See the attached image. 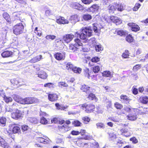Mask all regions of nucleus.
I'll list each match as a JSON object with an SVG mask.
<instances>
[{
  "instance_id": "obj_1",
  "label": "nucleus",
  "mask_w": 148,
  "mask_h": 148,
  "mask_svg": "<svg viewBox=\"0 0 148 148\" xmlns=\"http://www.w3.org/2000/svg\"><path fill=\"white\" fill-rule=\"evenodd\" d=\"M81 33L77 32L76 33L75 36L79 37L82 40H85L87 37H90L92 35V30L90 27L83 28Z\"/></svg>"
},
{
  "instance_id": "obj_2",
  "label": "nucleus",
  "mask_w": 148,
  "mask_h": 148,
  "mask_svg": "<svg viewBox=\"0 0 148 148\" xmlns=\"http://www.w3.org/2000/svg\"><path fill=\"white\" fill-rule=\"evenodd\" d=\"M75 43L74 45L71 44L69 46V49L73 51H75L80 49V51H82L84 52H87L88 49H86L84 48L82 46V44L79 39H76L75 40Z\"/></svg>"
},
{
  "instance_id": "obj_3",
  "label": "nucleus",
  "mask_w": 148,
  "mask_h": 148,
  "mask_svg": "<svg viewBox=\"0 0 148 148\" xmlns=\"http://www.w3.org/2000/svg\"><path fill=\"white\" fill-rule=\"evenodd\" d=\"M23 22L20 23L16 24L13 27V32L16 35H17L23 33L24 30V25Z\"/></svg>"
},
{
  "instance_id": "obj_4",
  "label": "nucleus",
  "mask_w": 148,
  "mask_h": 148,
  "mask_svg": "<svg viewBox=\"0 0 148 148\" xmlns=\"http://www.w3.org/2000/svg\"><path fill=\"white\" fill-rule=\"evenodd\" d=\"M82 106L85 108L84 110L87 113L92 112L95 108V106L92 104H84Z\"/></svg>"
},
{
  "instance_id": "obj_5",
  "label": "nucleus",
  "mask_w": 148,
  "mask_h": 148,
  "mask_svg": "<svg viewBox=\"0 0 148 148\" xmlns=\"http://www.w3.org/2000/svg\"><path fill=\"white\" fill-rule=\"evenodd\" d=\"M74 37V35L71 34H68L63 36V39L65 42L68 43L72 40Z\"/></svg>"
},
{
  "instance_id": "obj_6",
  "label": "nucleus",
  "mask_w": 148,
  "mask_h": 148,
  "mask_svg": "<svg viewBox=\"0 0 148 148\" xmlns=\"http://www.w3.org/2000/svg\"><path fill=\"white\" fill-rule=\"evenodd\" d=\"M25 101L26 104H27L36 103L39 102L38 100L37 99L32 97L26 98Z\"/></svg>"
},
{
  "instance_id": "obj_7",
  "label": "nucleus",
  "mask_w": 148,
  "mask_h": 148,
  "mask_svg": "<svg viewBox=\"0 0 148 148\" xmlns=\"http://www.w3.org/2000/svg\"><path fill=\"white\" fill-rule=\"evenodd\" d=\"M18 125L14 124L11 127L12 128V132L14 134L18 133L20 132L21 130Z\"/></svg>"
},
{
  "instance_id": "obj_8",
  "label": "nucleus",
  "mask_w": 148,
  "mask_h": 148,
  "mask_svg": "<svg viewBox=\"0 0 148 148\" xmlns=\"http://www.w3.org/2000/svg\"><path fill=\"white\" fill-rule=\"evenodd\" d=\"M22 114L19 111L17 110L12 113V117L14 119H17L21 116Z\"/></svg>"
},
{
  "instance_id": "obj_9",
  "label": "nucleus",
  "mask_w": 148,
  "mask_h": 148,
  "mask_svg": "<svg viewBox=\"0 0 148 148\" xmlns=\"http://www.w3.org/2000/svg\"><path fill=\"white\" fill-rule=\"evenodd\" d=\"M58 98V96L56 94H50L48 95V99L50 101L52 102L55 101L57 100Z\"/></svg>"
},
{
  "instance_id": "obj_10",
  "label": "nucleus",
  "mask_w": 148,
  "mask_h": 148,
  "mask_svg": "<svg viewBox=\"0 0 148 148\" xmlns=\"http://www.w3.org/2000/svg\"><path fill=\"white\" fill-rule=\"evenodd\" d=\"M99 9V6L97 5L94 4L88 9V11L94 13L98 11Z\"/></svg>"
},
{
  "instance_id": "obj_11",
  "label": "nucleus",
  "mask_w": 148,
  "mask_h": 148,
  "mask_svg": "<svg viewBox=\"0 0 148 148\" xmlns=\"http://www.w3.org/2000/svg\"><path fill=\"white\" fill-rule=\"evenodd\" d=\"M55 58L58 60H64L65 57V54L64 53H56L54 55Z\"/></svg>"
},
{
  "instance_id": "obj_12",
  "label": "nucleus",
  "mask_w": 148,
  "mask_h": 148,
  "mask_svg": "<svg viewBox=\"0 0 148 148\" xmlns=\"http://www.w3.org/2000/svg\"><path fill=\"white\" fill-rule=\"evenodd\" d=\"M110 19L112 22L115 23L116 25L120 24L122 22L121 20L116 16H110Z\"/></svg>"
},
{
  "instance_id": "obj_13",
  "label": "nucleus",
  "mask_w": 148,
  "mask_h": 148,
  "mask_svg": "<svg viewBox=\"0 0 148 148\" xmlns=\"http://www.w3.org/2000/svg\"><path fill=\"white\" fill-rule=\"evenodd\" d=\"M128 25L131 27V29L132 31L135 32L139 31L140 29V27L135 23H130L128 24Z\"/></svg>"
},
{
  "instance_id": "obj_14",
  "label": "nucleus",
  "mask_w": 148,
  "mask_h": 148,
  "mask_svg": "<svg viewBox=\"0 0 148 148\" xmlns=\"http://www.w3.org/2000/svg\"><path fill=\"white\" fill-rule=\"evenodd\" d=\"M45 138L39 137L37 138V140L40 143L44 144L49 143L50 142V139L47 137H45Z\"/></svg>"
},
{
  "instance_id": "obj_15",
  "label": "nucleus",
  "mask_w": 148,
  "mask_h": 148,
  "mask_svg": "<svg viewBox=\"0 0 148 148\" xmlns=\"http://www.w3.org/2000/svg\"><path fill=\"white\" fill-rule=\"evenodd\" d=\"M0 146L4 148H8V144L5 141V140L0 136Z\"/></svg>"
},
{
  "instance_id": "obj_16",
  "label": "nucleus",
  "mask_w": 148,
  "mask_h": 148,
  "mask_svg": "<svg viewBox=\"0 0 148 148\" xmlns=\"http://www.w3.org/2000/svg\"><path fill=\"white\" fill-rule=\"evenodd\" d=\"M78 20V15L77 14L71 16L69 19V21L73 24H75Z\"/></svg>"
},
{
  "instance_id": "obj_17",
  "label": "nucleus",
  "mask_w": 148,
  "mask_h": 148,
  "mask_svg": "<svg viewBox=\"0 0 148 148\" xmlns=\"http://www.w3.org/2000/svg\"><path fill=\"white\" fill-rule=\"evenodd\" d=\"M56 22L58 23L63 24L69 23V21L66 19H65L63 17H60V18L57 19Z\"/></svg>"
},
{
  "instance_id": "obj_18",
  "label": "nucleus",
  "mask_w": 148,
  "mask_h": 148,
  "mask_svg": "<svg viewBox=\"0 0 148 148\" xmlns=\"http://www.w3.org/2000/svg\"><path fill=\"white\" fill-rule=\"evenodd\" d=\"M38 77L42 79H46L47 76L46 73L43 71H41L38 73Z\"/></svg>"
},
{
  "instance_id": "obj_19",
  "label": "nucleus",
  "mask_w": 148,
  "mask_h": 148,
  "mask_svg": "<svg viewBox=\"0 0 148 148\" xmlns=\"http://www.w3.org/2000/svg\"><path fill=\"white\" fill-rule=\"evenodd\" d=\"M72 6L73 8L79 10H82L84 9V7L77 3H73Z\"/></svg>"
},
{
  "instance_id": "obj_20",
  "label": "nucleus",
  "mask_w": 148,
  "mask_h": 148,
  "mask_svg": "<svg viewBox=\"0 0 148 148\" xmlns=\"http://www.w3.org/2000/svg\"><path fill=\"white\" fill-rule=\"evenodd\" d=\"M42 56L41 55H40L33 58L29 60V62L31 63H35L40 61L42 59Z\"/></svg>"
},
{
  "instance_id": "obj_21",
  "label": "nucleus",
  "mask_w": 148,
  "mask_h": 148,
  "mask_svg": "<svg viewBox=\"0 0 148 148\" xmlns=\"http://www.w3.org/2000/svg\"><path fill=\"white\" fill-rule=\"evenodd\" d=\"M13 53L11 51H6L1 53V56L3 58L8 57L12 55Z\"/></svg>"
},
{
  "instance_id": "obj_22",
  "label": "nucleus",
  "mask_w": 148,
  "mask_h": 148,
  "mask_svg": "<svg viewBox=\"0 0 148 148\" xmlns=\"http://www.w3.org/2000/svg\"><path fill=\"white\" fill-rule=\"evenodd\" d=\"M3 16L8 23L9 24L11 23V21L10 16L8 13L6 12H4L3 14Z\"/></svg>"
},
{
  "instance_id": "obj_23",
  "label": "nucleus",
  "mask_w": 148,
  "mask_h": 148,
  "mask_svg": "<svg viewBox=\"0 0 148 148\" xmlns=\"http://www.w3.org/2000/svg\"><path fill=\"white\" fill-rule=\"evenodd\" d=\"M96 52H98L102 51L103 49V47L99 43L96 44L94 46Z\"/></svg>"
},
{
  "instance_id": "obj_24",
  "label": "nucleus",
  "mask_w": 148,
  "mask_h": 148,
  "mask_svg": "<svg viewBox=\"0 0 148 148\" xmlns=\"http://www.w3.org/2000/svg\"><path fill=\"white\" fill-rule=\"evenodd\" d=\"M127 119L130 121H135V120L137 117L135 113L130 114L127 116Z\"/></svg>"
},
{
  "instance_id": "obj_25",
  "label": "nucleus",
  "mask_w": 148,
  "mask_h": 148,
  "mask_svg": "<svg viewBox=\"0 0 148 148\" xmlns=\"http://www.w3.org/2000/svg\"><path fill=\"white\" fill-rule=\"evenodd\" d=\"M60 129L64 132H66L71 130V127L67 125L64 124L62 126H61Z\"/></svg>"
},
{
  "instance_id": "obj_26",
  "label": "nucleus",
  "mask_w": 148,
  "mask_h": 148,
  "mask_svg": "<svg viewBox=\"0 0 148 148\" xmlns=\"http://www.w3.org/2000/svg\"><path fill=\"white\" fill-rule=\"evenodd\" d=\"M84 74L85 77H87L89 79H90V77H91V73L90 72H89V69L87 68H85L84 69Z\"/></svg>"
},
{
  "instance_id": "obj_27",
  "label": "nucleus",
  "mask_w": 148,
  "mask_h": 148,
  "mask_svg": "<svg viewBox=\"0 0 148 148\" xmlns=\"http://www.w3.org/2000/svg\"><path fill=\"white\" fill-rule=\"evenodd\" d=\"M20 12H14L13 13V16L15 19L17 20L19 19L21 22H23V21L21 20L20 18Z\"/></svg>"
},
{
  "instance_id": "obj_28",
  "label": "nucleus",
  "mask_w": 148,
  "mask_h": 148,
  "mask_svg": "<svg viewBox=\"0 0 148 148\" xmlns=\"http://www.w3.org/2000/svg\"><path fill=\"white\" fill-rule=\"evenodd\" d=\"M93 30L95 33H98L100 29L99 25L97 23H93L92 24Z\"/></svg>"
},
{
  "instance_id": "obj_29",
  "label": "nucleus",
  "mask_w": 148,
  "mask_h": 148,
  "mask_svg": "<svg viewBox=\"0 0 148 148\" xmlns=\"http://www.w3.org/2000/svg\"><path fill=\"white\" fill-rule=\"evenodd\" d=\"M90 87L88 86L85 85H82L81 87V89L84 92H86V93H89V90Z\"/></svg>"
},
{
  "instance_id": "obj_30",
  "label": "nucleus",
  "mask_w": 148,
  "mask_h": 148,
  "mask_svg": "<svg viewBox=\"0 0 148 148\" xmlns=\"http://www.w3.org/2000/svg\"><path fill=\"white\" fill-rule=\"evenodd\" d=\"M101 67V65L99 66H95L92 67L93 72L95 73H98L100 70V68Z\"/></svg>"
},
{
  "instance_id": "obj_31",
  "label": "nucleus",
  "mask_w": 148,
  "mask_h": 148,
  "mask_svg": "<svg viewBox=\"0 0 148 148\" xmlns=\"http://www.w3.org/2000/svg\"><path fill=\"white\" fill-rule=\"evenodd\" d=\"M27 120L32 123L36 124L38 123V121L35 117H29L28 118Z\"/></svg>"
},
{
  "instance_id": "obj_32",
  "label": "nucleus",
  "mask_w": 148,
  "mask_h": 148,
  "mask_svg": "<svg viewBox=\"0 0 148 148\" xmlns=\"http://www.w3.org/2000/svg\"><path fill=\"white\" fill-rule=\"evenodd\" d=\"M140 101L144 104H146L148 102V97L146 96L141 97L139 99Z\"/></svg>"
},
{
  "instance_id": "obj_33",
  "label": "nucleus",
  "mask_w": 148,
  "mask_h": 148,
  "mask_svg": "<svg viewBox=\"0 0 148 148\" xmlns=\"http://www.w3.org/2000/svg\"><path fill=\"white\" fill-rule=\"evenodd\" d=\"M116 8L117 9L118 11H122L123 9V5L121 3L120 4H115Z\"/></svg>"
},
{
  "instance_id": "obj_34",
  "label": "nucleus",
  "mask_w": 148,
  "mask_h": 148,
  "mask_svg": "<svg viewBox=\"0 0 148 148\" xmlns=\"http://www.w3.org/2000/svg\"><path fill=\"white\" fill-rule=\"evenodd\" d=\"M117 34L121 36H125L127 34L126 31L121 30L117 32Z\"/></svg>"
},
{
  "instance_id": "obj_35",
  "label": "nucleus",
  "mask_w": 148,
  "mask_h": 148,
  "mask_svg": "<svg viewBox=\"0 0 148 148\" xmlns=\"http://www.w3.org/2000/svg\"><path fill=\"white\" fill-rule=\"evenodd\" d=\"M83 18L85 21H88L92 19V17L89 14H84L83 15Z\"/></svg>"
},
{
  "instance_id": "obj_36",
  "label": "nucleus",
  "mask_w": 148,
  "mask_h": 148,
  "mask_svg": "<svg viewBox=\"0 0 148 148\" xmlns=\"http://www.w3.org/2000/svg\"><path fill=\"white\" fill-rule=\"evenodd\" d=\"M102 75L103 76L106 77H111L112 74L109 71H104L102 73Z\"/></svg>"
},
{
  "instance_id": "obj_37",
  "label": "nucleus",
  "mask_w": 148,
  "mask_h": 148,
  "mask_svg": "<svg viewBox=\"0 0 148 148\" xmlns=\"http://www.w3.org/2000/svg\"><path fill=\"white\" fill-rule=\"evenodd\" d=\"M4 100L7 103L12 102V98L10 97L5 96L4 97Z\"/></svg>"
},
{
  "instance_id": "obj_38",
  "label": "nucleus",
  "mask_w": 148,
  "mask_h": 148,
  "mask_svg": "<svg viewBox=\"0 0 148 148\" xmlns=\"http://www.w3.org/2000/svg\"><path fill=\"white\" fill-rule=\"evenodd\" d=\"M120 132H121V134L122 135L125 136L127 137L129 135L128 134H126L127 133L128 130L127 129H121L120 130Z\"/></svg>"
},
{
  "instance_id": "obj_39",
  "label": "nucleus",
  "mask_w": 148,
  "mask_h": 148,
  "mask_svg": "<svg viewBox=\"0 0 148 148\" xmlns=\"http://www.w3.org/2000/svg\"><path fill=\"white\" fill-rule=\"evenodd\" d=\"M73 71L75 73H80L82 71V69L80 68L74 67L73 69Z\"/></svg>"
},
{
  "instance_id": "obj_40",
  "label": "nucleus",
  "mask_w": 148,
  "mask_h": 148,
  "mask_svg": "<svg viewBox=\"0 0 148 148\" xmlns=\"http://www.w3.org/2000/svg\"><path fill=\"white\" fill-rule=\"evenodd\" d=\"M6 121V119L4 117H2L0 119V123L2 125V126H4L5 125Z\"/></svg>"
},
{
  "instance_id": "obj_41",
  "label": "nucleus",
  "mask_w": 148,
  "mask_h": 148,
  "mask_svg": "<svg viewBox=\"0 0 148 148\" xmlns=\"http://www.w3.org/2000/svg\"><path fill=\"white\" fill-rule=\"evenodd\" d=\"M74 67L73 65L71 62H68L66 64V68L67 69H70L73 71V69Z\"/></svg>"
},
{
  "instance_id": "obj_42",
  "label": "nucleus",
  "mask_w": 148,
  "mask_h": 148,
  "mask_svg": "<svg viewBox=\"0 0 148 148\" xmlns=\"http://www.w3.org/2000/svg\"><path fill=\"white\" fill-rule=\"evenodd\" d=\"M54 84L51 83H49L45 84L44 85V86L45 87H48L49 88L53 89L54 87Z\"/></svg>"
},
{
  "instance_id": "obj_43",
  "label": "nucleus",
  "mask_w": 148,
  "mask_h": 148,
  "mask_svg": "<svg viewBox=\"0 0 148 148\" xmlns=\"http://www.w3.org/2000/svg\"><path fill=\"white\" fill-rule=\"evenodd\" d=\"M40 122L42 124H47V120L43 116H42L40 120Z\"/></svg>"
},
{
  "instance_id": "obj_44",
  "label": "nucleus",
  "mask_w": 148,
  "mask_h": 148,
  "mask_svg": "<svg viewBox=\"0 0 148 148\" xmlns=\"http://www.w3.org/2000/svg\"><path fill=\"white\" fill-rule=\"evenodd\" d=\"M129 56L128 53V51L127 50H126L123 53L122 55V57L124 58H128Z\"/></svg>"
},
{
  "instance_id": "obj_45",
  "label": "nucleus",
  "mask_w": 148,
  "mask_h": 148,
  "mask_svg": "<svg viewBox=\"0 0 148 148\" xmlns=\"http://www.w3.org/2000/svg\"><path fill=\"white\" fill-rule=\"evenodd\" d=\"M97 128L104 129L105 128V125L101 123H98L96 124Z\"/></svg>"
},
{
  "instance_id": "obj_46",
  "label": "nucleus",
  "mask_w": 148,
  "mask_h": 148,
  "mask_svg": "<svg viewBox=\"0 0 148 148\" xmlns=\"http://www.w3.org/2000/svg\"><path fill=\"white\" fill-rule=\"evenodd\" d=\"M88 42L90 44H91L93 45L94 46L97 43L96 42V40L94 38H92L88 40Z\"/></svg>"
},
{
  "instance_id": "obj_47",
  "label": "nucleus",
  "mask_w": 148,
  "mask_h": 148,
  "mask_svg": "<svg viewBox=\"0 0 148 148\" xmlns=\"http://www.w3.org/2000/svg\"><path fill=\"white\" fill-rule=\"evenodd\" d=\"M126 40L127 41L129 42H132L133 40V39L132 37L131 36V35H129L127 36L126 38Z\"/></svg>"
},
{
  "instance_id": "obj_48",
  "label": "nucleus",
  "mask_w": 148,
  "mask_h": 148,
  "mask_svg": "<svg viewBox=\"0 0 148 148\" xmlns=\"http://www.w3.org/2000/svg\"><path fill=\"white\" fill-rule=\"evenodd\" d=\"M88 98L91 100H96V97L95 96V95L94 94H93L92 93H90L88 96Z\"/></svg>"
},
{
  "instance_id": "obj_49",
  "label": "nucleus",
  "mask_w": 148,
  "mask_h": 148,
  "mask_svg": "<svg viewBox=\"0 0 148 148\" xmlns=\"http://www.w3.org/2000/svg\"><path fill=\"white\" fill-rule=\"evenodd\" d=\"M100 59L98 57H95L92 58L91 60V61L94 62H97L99 61Z\"/></svg>"
},
{
  "instance_id": "obj_50",
  "label": "nucleus",
  "mask_w": 148,
  "mask_h": 148,
  "mask_svg": "<svg viewBox=\"0 0 148 148\" xmlns=\"http://www.w3.org/2000/svg\"><path fill=\"white\" fill-rule=\"evenodd\" d=\"M56 38V36L53 35H49L46 36L45 37V38L47 39H51L52 40H53L55 39Z\"/></svg>"
},
{
  "instance_id": "obj_51",
  "label": "nucleus",
  "mask_w": 148,
  "mask_h": 148,
  "mask_svg": "<svg viewBox=\"0 0 148 148\" xmlns=\"http://www.w3.org/2000/svg\"><path fill=\"white\" fill-rule=\"evenodd\" d=\"M114 106L118 109H121L123 107V106L121 104L118 103V102H116L114 104Z\"/></svg>"
},
{
  "instance_id": "obj_52",
  "label": "nucleus",
  "mask_w": 148,
  "mask_h": 148,
  "mask_svg": "<svg viewBox=\"0 0 148 148\" xmlns=\"http://www.w3.org/2000/svg\"><path fill=\"white\" fill-rule=\"evenodd\" d=\"M72 123L74 126H80L81 123L79 121L77 120L74 121Z\"/></svg>"
},
{
  "instance_id": "obj_53",
  "label": "nucleus",
  "mask_w": 148,
  "mask_h": 148,
  "mask_svg": "<svg viewBox=\"0 0 148 148\" xmlns=\"http://www.w3.org/2000/svg\"><path fill=\"white\" fill-rule=\"evenodd\" d=\"M58 85L59 86H63L64 87H66L68 86V85L67 84L66 82H61L58 83Z\"/></svg>"
},
{
  "instance_id": "obj_54",
  "label": "nucleus",
  "mask_w": 148,
  "mask_h": 148,
  "mask_svg": "<svg viewBox=\"0 0 148 148\" xmlns=\"http://www.w3.org/2000/svg\"><path fill=\"white\" fill-rule=\"evenodd\" d=\"M13 98L14 100L16 101L18 103L21 99V98L19 96L16 95H14Z\"/></svg>"
},
{
  "instance_id": "obj_55",
  "label": "nucleus",
  "mask_w": 148,
  "mask_h": 148,
  "mask_svg": "<svg viewBox=\"0 0 148 148\" xmlns=\"http://www.w3.org/2000/svg\"><path fill=\"white\" fill-rule=\"evenodd\" d=\"M140 3H136L135 4V6L133 8V10L134 11H136L140 8Z\"/></svg>"
},
{
  "instance_id": "obj_56",
  "label": "nucleus",
  "mask_w": 148,
  "mask_h": 148,
  "mask_svg": "<svg viewBox=\"0 0 148 148\" xmlns=\"http://www.w3.org/2000/svg\"><path fill=\"white\" fill-rule=\"evenodd\" d=\"M81 1L83 3L86 4H89L93 1L92 0H81Z\"/></svg>"
},
{
  "instance_id": "obj_57",
  "label": "nucleus",
  "mask_w": 148,
  "mask_h": 148,
  "mask_svg": "<svg viewBox=\"0 0 148 148\" xmlns=\"http://www.w3.org/2000/svg\"><path fill=\"white\" fill-rule=\"evenodd\" d=\"M18 3L24 4L26 5L27 4L26 0H15Z\"/></svg>"
},
{
  "instance_id": "obj_58",
  "label": "nucleus",
  "mask_w": 148,
  "mask_h": 148,
  "mask_svg": "<svg viewBox=\"0 0 148 148\" xmlns=\"http://www.w3.org/2000/svg\"><path fill=\"white\" fill-rule=\"evenodd\" d=\"M29 128V127L28 126L26 125H23L22 126V130L23 132L27 130Z\"/></svg>"
},
{
  "instance_id": "obj_59",
  "label": "nucleus",
  "mask_w": 148,
  "mask_h": 148,
  "mask_svg": "<svg viewBox=\"0 0 148 148\" xmlns=\"http://www.w3.org/2000/svg\"><path fill=\"white\" fill-rule=\"evenodd\" d=\"M64 142V141L63 139L58 138L56 139V143H63Z\"/></svg>"
},
{
  "instance_id": "obj_60",
  "label": "nucleus",
  "mask_w": 148,
  "mask_h": 148,
  "mask_svg": "<svg viewBox=\"0 0 148 148\" xmlns=\"http://www.w3.org/2000/svg\"><path fill=\"white\" fill-rule=\"evenodd\" d=\"M5 110L8 112H12L13 111L12 107L11 106H6Z\"/></svg>"
},
{
  "instance_id": "obj_61",
  "label": "nucleus",
  "mask_w": 148,
  "mask_h": 148,
  "mask_svg": "<svg viewBox=\"0 0 148 148\" xmlns=\"http://www.w3.org/2000/svg\"><path fill=\"white\" fill-rule=\"evenodd\" d=\"M11 83L14 85H17L18 84V81L16 79H14L11 80Z\"/></svg>"
},
{
  "instance_id": "obj_62",
  "label": "nucleus",
  "mask_w": 148,
  "mask_h": 148,
  "mask_svg": "<svg viewBox=\"0 0 148 148\" xmlns=\"http://www.w3.org/2000/svg\"><path fill=\"white\" fill-rule=\"evenodd\" d=\"M116 8L114 6L111 4L108 7V9L112 11L115 10Z\"/></svg>"
},
{
  "instance_id": "obj_63",
  "label": "nucleus",
  "mask_w": 148,
  "mask_h": 148,
  "mask_svg": "<svg viewBox=\"0 0 148 148\" xmlns=\"http://www.w3.org/2000/svg\"><path fill=\"white\" fill-rule=\"evenodd\" d=\"M130 140L132 141L134 143H138V140L135 137H133L130 139Z\"/></svg>"
},
{
  "instance_id": "obj_64",
  "label": "nucleus",
  "mask_w": 148,
  "mask_h": 148,
  "mask_svg": "<svg viewBox=\"0 0 148 148\" xmlns=\"http://www.w3.org/2000/svg\"><path fill=\"white\" fill-rule=\"evenodd\" d=\"M82 120L84 122H86L85 123H86L87 122H88L90 121V119L89 117L85 116L82 118Z\"/></svg>"
}]
</instances>
